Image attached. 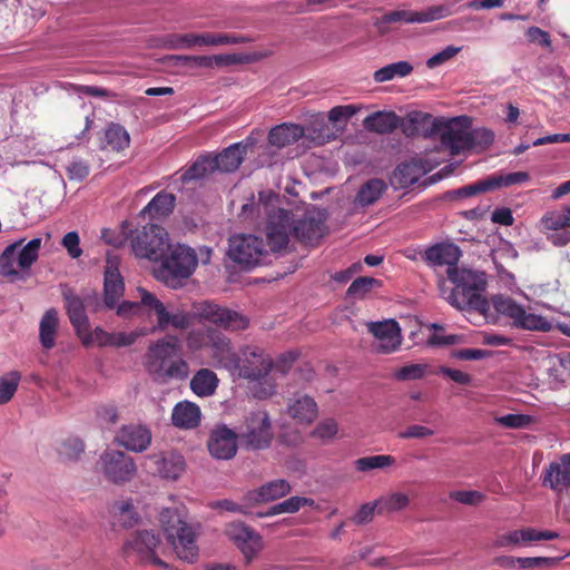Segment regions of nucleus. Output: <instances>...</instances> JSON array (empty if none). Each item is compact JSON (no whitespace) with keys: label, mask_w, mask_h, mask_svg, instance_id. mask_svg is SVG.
Listing matches in <instances>:
<instances>
[{"label":"nucleus","mask_w":570,"mask_h":570,"mask_svg":"<svg viewBox=\"0 0 570 570\" xmlns=\"http://www.w3.org/2000/svg\"><path fill=\"white\" fill-rule=\"evenodd\" d=\"M279 199L273 191L259 193L258 212L267 217L265 232L271 250L278 252L287 247L289 237L314 245L325 234L326 214L313 205L288 212L277 206Z\"/></svg>","instance_id":"nucleus-1"},{"label":"nucleus","mask_w":570,"mask_h":570,"mask_svg":"<svg viewBox=\"0 0 570 570\" xmlns=\"http://www.w3.org/2000/svg\"><path fill=\"white\" fill-rule=\"evenodd\" d=\"M131 299L122 301L117 306V315L122 318H156V324L150 333L163 332L171 327L186 330L193 321V315L175 306H166L154 293L138 286L131 295Z\"/></svg>","instance_id":"nucleus-2"},{"label":"nucleus","mask_w":570,"mask_h":570,"mask_svg":"<svg viewBox=\"0 0 570 570\" xmlns=\"http://www.w3.org/2000/svg\"><path fill=\"white\" fill-rule=\"evenodd\" d=\"M448 278L454 285L446 289L443 276L438 279L441 296L453 307L460 311H475L485 315L490 308L489 302L483 295L487 286V276L483 272L465 267L450 268Z\"/></svg>","instance_id":"nucleus-3"},{"label":"nucleus","mask_w":570,"mask_h":570,"mask_svg":"<svg viewBox=\"0 0 570 570\" xmlns=\"http://www.w3.org/2000/svg\"><path fill=\"white\" fill-rule=\"evenodd\" d=\"M146 367L160 380L186 379L189 366L183 357L179 338L167 335L153 342L146 353Z\"/></svg>","instance_id":"nucleus-4"},{"label":"nucleus","mask_w":570,"mask_h":570,"mask_svg":"<svg viewBox=\"0 0 570 570\" xmlns=\"http://www.w3.org/2000/svg\"><path fill=\"white\" fill-rule=\"evenodd\" d=\"M210 254L212 250L208 247H200L199 253L196 254L189 246L169 244L167 254L159 261L161 265L155 271V276L168 285L176 278H187L194 273L199 261L203 264L209 262Z\"/></svg>","instance_id":"nucleus-5"},{"label":"nucleus","mask_w":570,"mask_h":570,"mask_svg":"<svg viewBox=\"0 0 570 570\" xmlns=\"http://www.w3.org/2000/svg\"><path fill=\"white\" fill-rule=\"evenodd\" d=\"M273 366L272 360L264 350L256 346H247L242 350L239 366L232 374L255 382L252 391L255 397L266 399L274 394L275 384L267 379Z\"/></svg>","instance_id":"nucleus-6"},{"label":"nucleus","mask_w":570,"mask_h":570,"mask_svg":"<svg viewBox=\"0 0 570 570\" xmlns=\"http://www.w3.org/2000/svg\"><path fill=\"white\" fill-rule=\"evenodd\" d=\"M159 522L167 541L174 548L179 559L193 562L198 552L196 534L193 528L185 521L178 509H164L160 512Z\"/></svg>","instance_id":"nucleus-7"},{"label":"nucleus","mask_w":570,"mask_h":570,"mask_svg":"<svg viewBox=\"0 0 570 570\" xmlns=\"http://www.w3.org/2000/svg\"><path fill=\"white\" fill-rule=\"evenodd\" d=\"M249 38L233 33L202 32V33H169L159 37L153 46L168 49L183 50L195 47H218L248 42Z\"/></svg>","instance_id":"nucleus-8"},{"label":"nucleus","mask_w":570,"mask_h":570,"mask_svg":"<svg viewBox=\"0 0 570 570\" xmlns=\"http://www.w3.org/2000/svg\"><path fill=\"white\" fill-rule=\"evenodd\" d=\"M130 245L137 257L159 262L169 249L168 233L159 225L147 224L130 233Z\"/></svg>","instance_id":"nucleus-9"},{"label":"nucleus","mask_w":570,"mask_h":570,"mask_svg":"<svg viewBox=\"0 0 570 570\" xmlns=\"http://www.w3.org/2000/svg\"><path fill=\"white\" fill-rule=\"evenodd\" d=\"M98 472L106 481L122 485L137 474V464L132 456L117 449L105 450L97 461Z\"/></svg>","instance_id":"nucleus-10"},{"label":"nucleus","mask_w":570,"mask_h":570,"mask_svg":"<svg viewBox=\"0 0 570 570\" xmlns=\"http://www.w3.org/2000/svg\"><path fill=\"white\" fill-rule=\"evenodd\" d=\"M19 239L8 245L0 256V271L4 276H19L28 271L37 261L41 246V238H33L23 245Z\"/></svg>","instance_id":"nucleus-11"},{"label":"nucleus","mask_w":570,"mask_h":570,"mask_svg":"<svg viewBox=\"0 0 570 570\" xmlns=\"http://www.w3.org/2000/svg\"><path fill=\"white\" fill-rule=\"evenodd\" d=\"M228 257L244 268L265 264L269 253L264 240L254 235H234L229 238Z\"/></svg>","instance_id":"nucleus-12"},{"label":"nucleus","mask_w":570,"mask_h":570,"mask_svg":"<svg viewBox=\"0 0 570 570\" xmlns=\"http://www.w3.org/2000/svg\"><path fill=\"white\" fill-rule=\"evenodd\" d=\"M493 306L499 314L509 317L513 326L518 328L548 332L552 327L547 318L527 309L510 297L495 296L493 298Z\"/></svg>","instance_id":"nucleus-13"},{"label":"nucleus","mask_w":570,"mask_h":570,"mask_svg":"<svg viewBox=\"0 0 570 570\" xmlns=\"http://www.w3.org/2000/svg\"><path fill=\"white\" fill-rule=\"evenodd\" d=\"M194 316L200 322H208L227 331H239L248 326L245 315L210 302L198 304Z\"/></svg>","instance_id":"nucleus-14"},{"label":"nucleus","mask_w":570,"mask_h":570,"mask_svg":"<svg viewBox=\"0 0 570 570\" xmlns=\"http://www.w3.org/2000/svg\"><path fill=\"white\" fill-rule=\"evenodd\" d=\"M367 332L372 335L371 348L377 354H392L402 344V331L393 318L366 323Z\"/></svg>","instance_id":"nucleus-15"},{"label":"nucleus","mask_w":570,"mask_h":570,"mask_svg":"<svg viewBox=\"0 0 570 570\" xmlns=\"http://www.w3.org/2000/svg\"><path fill=\"white\" fill-rule=\"evenodd\" d=\"M239 436L250 449L259 450L269 446L273 432L268 413L263 410L249 413Z\"/></svg>","instance_id":"nucleus-16"},{"label":"nucleus","mask_w":570,"mask_h":570,"mask_svg":"<svg viewBox=\"0 0 570 570\" xmlns=\"http://www.w3.org/2000/svg\"><path fill=\"white\" fill-rule=\"evenodd\" d=\"M450 10L443 6L432 7L424 11L395 10L383 14L374 21L380 33L389 31L390 23H423L445 18Z\"/></svg>","instance_id":"nucleus-17"},{"label":"nucleus","mask_w":570,"mask_h":570,"mask_svg":"<svg viewBox=\"0 0 570 570\" xmlns=\"http://www.w3.org/2000/svg\"><path fill=\"white\" fill-rule=\"evenodd\" d=\"M145 466L165 480H178L185 472L186 462L177 451H161L144 458Z\"/></svg>","instance_id":"nucleus-18"},{"label":"nucleus","mask_w":570,"mask_h":570,"mask_svg":"<svg viewBox=\"0 0 570 570\" xmlns=\"http://www.w3.org/2000/svg\"><path fill=\"white\" fill-rule=\"evenodd\" d=\"M160 539L151 530H141L135 532L127 540L125 549L127 553H135L142 562L153 563L161 568H168V564L156 556V549Z\"/></svg>","instance_id":"nucleus-19"},{"label":"nucleus","mask_w":570,"mask_h":570,"mask_svg":"<svg viewBox=\"0 0 570 570\" xmlns=\"http://www.w3.org/2000/svg\"><path fill=\"white\" fill-rule=\"evenodd\" d=\"M439 164V160L430 155L415 157L396 167L392 181L396 187L407 188L417 183L421 177L433 170Z\"/></svg>","instance_id":"nucleus-20"},{"label":"nucleus","mask_w":570,"mask_h":570,"mask_svg":"<svg viewBox=\"0 0 570 570\" xmlns=\"http://www.w3.org/2000/svg\"><path fill=\"white\" fill-rule=\"evenodd\" d=\"M470 125L471 121L465 116L452 118L445 122L441 141L452 155L471 148Z\"/></svg>","instance_id":"nucleus-21"},{"label":"nucleus","mask_w":570,"mask_h":570,"mask_svg":"<svg viewBox=\"0 0 570 570\" xmlns=\"http://www.w3.org/2000/svg\"><path fill=\"white\" fill-rule=\"evenodd\" d=\"M225 533L240 550L246 563L252 562L263 548L262 537L244 523H229Z\"/></svg>","instance_id":"nucleus-22"},{"label":"nucleus","mask_w":570,"mask_h":570,"mask_svg":"<svg viewBox=\"0 0 570 570\" xmlns=\"http://www.w3.org/2000/svg\"><path fill=\"white\" fill-rule=\"evenodd\" d=\"M238 434L226 424H217L213 428L207 442L212 456L218 460H229L237 453Z\"/></svg>","instance_id":"nucleus-23"},{"label":"nucleus","mask_w":570,"mask_h":570,"mask_svg":"<svg viewBox=\"0 0 570 570\" xmlns=\"http://www.w3.org/2000/svg\"><path fill=\"white\" fill-rule=\"evenodd\" d=\"M125 292V284L122 276L119 272V258L117 255L108 253L105 268V304L109 308H114L120 304L118 303Z\"/></svg>","instance_id":"nucleus-24"},{"label":"nucleus","mask_w":570,"mask_h":570,"mask_svg":"<svg viewBox=\"0 0 570 570\" xmlns=\"http://www.w3.org/2000/svg\"><path fill=\"white\" fill-rule=\"evenodd\" d=\"M151 439L148 426L134 423L121 426L115 436L117 444L135 453L146 451L151 444Z\"/></svg>","instance_id":"nucleus-25"},{"label":"nucleus","mask_w":570,"mask_h":570,"mask_svg":"<svg viewBox=\"0 0 570 570\" xmlns=\"http://www.w3.org/2000/svg\"><path fill=\"white\" fill-rule=\"evenodd\" d=\"M255 144L256 139L250 135L243 141L228 146L220 154L212 156L215 169L223 173L237 170L247 154V149Z\"/></svg>","instance_id":"nucleus-26"},{"label":"nucleus","mask_w":570,"mask_h":570,"mask_svg":"<svg viewBox=\"0 0 570 570\" xmlns=\"http://www.w3.org/2000/svg\"><path fill=\"white\" fill-rule=\"evenodd\" d=\"M213 335L209 351L214 365L233 373V370L239 366V355L234 351L232 342L226 335L218 331Z\"/></svg>","instance_id":"nucleus-27"},{"label":"nucleus","mask_w":570,"mask_h":570,"mask_svg":"<svg viewBox=\"0 0 570 570\" xmlns=\"http://www.w3.org/2000/svg\"><path fill=\"white\" fill-rule=\"evenodd\" d=\"M460 257V248L452 243H439L422 253V258L429 266L433 268L446 266V272L458 267Z\"/></svg>","instance_id":"nucleus-28"},{"label":"nucleus","mask_w":570,"mask_h":570,"mask_svg":"<svg viewBox=\"0 0 570 570\" xmlns=\"http://www.w3.org/2000/svg\"><path fill=\"white\" fill-rule=\"evenodd\" d=\"M171 423L180 430H193L199 426L202 421L200 407L190 401L178 402L171 411Z\"/></svg>","instance_id":"nucleus-29"},{"label":"nucleus","mask_w":570,"mask_h":570,"mask_svg":"<svg viewBox=\"0 0 570 570\" xmlns=\"http://www.w3.org/2000/svg\"><path fill=\"white\" fill-rule=\"evenodd\" d=\"M108 513L112 522L122 528H132L140 521V515L130 498L112 502L108 508Z\"/></svg>","instance_id":"nucleus-30"},{"label":"nucleus","mask_w":570,"mask_h":570,"mask_svg":"<svg viewBox=\"0 0 570 570\" xmlns=\"http://www.w3.org/2000/svg\"><path fill=\"white\" fill-rule=\"evenodd\" d=\"M337 132L334 131L323 117H316L307 127H304L303 145L307 148L321 146L335 140Z\"/></svg>","instance_id":"nucleus-31"},{"label":"nucleus","mask_w":570,"mask_h":570,"mask_svg":"<svg viewBox=\"0 0 570 570\" xmlns=\"http://www.w3.org/2000/svg\"><path fill=\"white\" fill-rule=\"evenodd\" d=\"M304 127L297 124L284 122L273 127L268 132V142L277 148H284L298 140L303 141Z\"/></svg>","instance_id":"nucleus-32"},{"label":"nucleus","mask_w":570,"mask_h":570,"mask_svg":"<svg viewBox=\"0 0 570 570\" xmlns=\"http://www.w3.org/2000/svg\"><path fill=\"white\" fill-rule=\"evenodd\" d=\"M60 328V318L56 308L47 309L39 323V341L45 350L56 346Z\"/></svg>","instance_id":"nucleus-33"},{"label":"nucleus","mask_w":570,"mask_h":570,"mask_svg":"<svg viewBox=\"0 0 570 570\" xmlns=\"http://www.w3.org/2000/svg\"><path fill=\"white\" fill-rule=\"evenodd\" d=\"M287 412L299 423H311L317 415V404L306 394H296L288 400Z\"/></svg>","instance_id":"nucleus-34"},{"label":"nucleus","mask_w":570,"mask_h":570,"mask_svg":"<svg viewBox=\"0 0 570 570\" xmlns=\"http://www.w3.org/2000/svg\"><path fill=\"white\" fill-rule=\"evenodd\" d=\"M289 491V483L284 479H277L263 484L258 490L248 492L246 498L252 503L268 502L285 497Z\"/></svg>","instance_id":"nucleus-35"},{"label":"nucleus","mask_w":570,"mask_h":570,"mask_svg":"<svg viewBox=\"0 0 570 570\" xmlns=\"http://www.w3.org/2000/svg\"><path fill=\"white\" fill-rule=\"evenodd\" d=\"M62 296L70 323L76 328L77 334L81 335V331H87L88 328V317L85 312L83 302L71 289H65Z\"/></svg>","instance_id":"nucleus-36"},{"label":"nucleus","mask_w":570,"mask_h":570,"mask_svg":"<svg viewBox=\"0 0 570 570\" xmlns=\"http://www.w3.org/2000/svg\"><path fill=\"white\" fill-rule=\"evenodd\" d=\"M542 484L556 492H563L570 488V470L559 460L551 462L546 469Z\"/></svg>","instance_id":"nucleus-37"},{"label":"nucleus","mask_w":570,"mask_h":570,"mask_svg":"<svg viewBox=\"0 0 570 570\" xmlns=\"http://www.w3.org/2000/svg\"><path fill=\"white\" fill-rule=\"evenodd\" d=\"M175 204L176 197L173 194L160 191L144 207L140 215L150 219H161L171 214Z\"/></svg>","instance_id":"nucleus-38"},{"label":"nucleus","mask_w":570,"mask_h":570,"mask_svg":"<svg viewBox=\"0 0 570 570\" xmlns=\"http://www.w3.org/2000/svg\"><path fill=\"white\" fill-rule=\"evenodd\" d=\"M363 125L368 131L389 134L400 126V118L393 111H376L368 115Z\"/></svg>","instance_id":"nucleus-39"},{"label":"nucleus","mask_w":570,"mask_h":570,"mask_svg":"<svg viewBox=\"0 0 570 570\" xmlns=\"http://www.w3.org/2000/svg\"><path fill=\"white\" fill-rule=\"evenodd\" d=\"M218 382L215 372L209 368H200L190 380V390L199 397H207L215 393Z\"/></svg>","instance_id":"nucleus-40"},{"label":"nucleus","mask_w":570,"mask_h":570,"mask_svg":"<svg viewBox=\"0 0 570 570\" xmlns=\"http://www.w3.org/2000/svg\"><path fill=\"white\" fill-rule=\"evenodd\" d=\"M130 137L128 131L118 124H110L104 134L101 148L112 151L124 150L129 146Z\"/></svg>","instance_id":"nucleus-41"},{"label":"nucleus","mask_w":570,"mask_h":570,"mask_svg":"<svg viewBox=\"0 0 570 570\" xmlns=\"http://www.w3.org/2000/svg\"><path fill=\"white\" fill-rule=\"evenodd\" d=\"M413 69L414 67L411 62L401 60L375 70L373 79L377 83L387 82L410 76L413 72Z\"/></svg>","instance_id":"nucleus-42"},{"label":"nucleus","mask_w":570,"mask_h":570,"mask_svg":"<svg viewBox=\"0 0 570 570\" xmlns=\"http://www.w3.org/2000/svg\"><path fill=\"white\" fill-rule=\"evenodd\" d=\"M386 190V184L379 178H372L364 183L355 197V204L362 207L374 204Z\"/></svg>","instance_id":"nucleus-43"},{"label":"nucleus","mask_w":570,"mask_h":570,"mask_svg":"<svg viewBox=\"0 0 570 570\" xmlns=\"http://www.w3.org/2000/svg\"><path fill=\"white\" fill-rule=\"evenodd\" d=\"M215 170L216 169L215 166L213 165L212 156L205 155L197 158L187 169H185L180 174L179 180H181L183 183L198 180L207 177Z\"/></svg>","instance_id":"nucleus-44"},{"label":"nucleus","mask_w":570,"mask_h":570,"mask_svg":"<svg viewBox=\"0 0 570 570\" xmlns=\"http://www.w3.org/2000/svg\"><path fill=\"white\" fill-rule=\"evenodd\" d=\"M21 377V373L16 370L0 375V406L8 404L14 397Z\"/></svg>","instance_id":"nucleus-45"},{"label":"nucleus","mask_w":570,"mask_h":570,"mask_svg":"<svg viewBox=\"0 0 570 570\" xmlns=\"http://www.w3.org/2000/svg\"><path fill=\"white\" fill-rule=\"evenodd\" d=\"M396 462L395 458L390 454H376L363 456L354 461V466L360 472H370L373 470H384Z\"/></svg>","instance_id":"nucleus-46"},{"label":"nucleus","mask_w":570,"mask_h":570,"mask_svg":"<svg viewBox=\"0 0 570 570\" xmlns=\"http://www.w3.org/2000/svg\"><path fill=\"white\" fill-rule=\"evenodd\" d=\"M488 179L491 190H495L503 187L524 184L530 179V176L527 171L495 173L488 176Z\"/></svg>","instance_id":"nucleus-47"},{"label":"nucleus","mask_w":570,"mask_h":570,"mask_svg":"<svg viewBox=\"0 0 570 570\" xmlns=\"http://www.w3.org/2000/svg\"><path fill=\"white\" fill-rule=\"evenodd\" d=\"M216 330L214 328H195L190 330L186 337V346L191 352H198L203 348H209L212 343L213 334H215Z\"/></svg>","instance_id":"nucleus-48"},{"label":"nucleus","mask_w":570,"mask_h":570,"mask_svg":"<svg viewBox=\"0 0 570 570\" xmlns=\"http://www.w3.org/2000/svg\"><path fill=\"white\" fill-rule=\"evenodd\" d=\"M410 503L409 495L403 492H393L376 501L380 512H395L405 509Z\"/></svg>","instance_id":"nucleus-49"},{"label":"nucleus","mask_w":570,"mask_h":570,"mask_svg":"<svg viewBox=\"0 0 570 570\" xmlns=\"http://www.w3.org/2000/svg\"><path fill=\"white\" fill-rule=\"evenodd\" d=\"M432 117L423 112L410 114L402 122H400L402 132L406 137H415L422 132V126L428 124Z\"/></svg>","instance_id":"nucleus-50"},{"label":"nucleus","mask_w":570,"mask_h":570,"mask_svg":"<svg viewBox=\"0 0 570 570\" xmlns=\"http://www.w3.org/2000/svg\"><path fill=\"white\" fill-rule=\"evenodd\" d=\"M313 500L304 497H291L283 502L275 504L269 509L267 515H275L281 513H294L298 511L304 505H312Z\"/></svg>","instance_id":"nucleus-51"},{"label":"nucleus","mask_w":570,"mask_h":570,"mask_svg":"<svg viewBox=\"0 0 570 570\" xmlns=\"http://www.w3.org/2000/svg\"><path fill=\"white\" fill-rule=\"evenodd\" d=\"M85 346L98 345V346H111L112 347V332H106L101 327H96L92 332L81 331L79 335Z\"/></svg>","instance_id":"nucleus-52"},{"label":"nucleus","mask_w":570,"mask_h":570,"mask_svg":"<svg viewBox=\"0 0 570 570\" xmlns=\"http://www.w3.org/2000/svg\"><path fill=\"white\" fill-rule=\"evenodd\" d=\"M151 334L148 327H137L130 332H112V347H126L132 345L138 338Z\"/></svg>","instance_id":"nucleus-53"},{"label":"nucleus","mask_w":570,"mask_h":570,"mask_svg":"<svg viewBox=\"0 0 570 570\" xmlns=\"http://www.w3.org/2000/svg\"><path fill=\"white\" fill-rule=\"evenodd\" d=\"M338 432V424L334 419L322 420L312 431V436L322 441L330 442L335 439Z\"/></svg>","instance_id":"nucleus-54"},{"label":"nucleus","mask_w":570,"mask_h":570,"mask_svg":"<svg viewBox=\"0 0 570 570\" xmlns=\"http://www.w3.org/2000/svg\"><path fill=\"white\" fill-rule=\"evenodd\" d=\"M428 371L426 364H407L395 371L394 376L399 381H414L422 379Z\"/></svg>","instance_id":"nucleus-55"},{"label":"nucleus","mask_w":570,"mask_h":570,"mask_svg":"<svg viewBox=\"0 0 570 570\" xmlns=\"http://www.w3.org/2000/svg\"><path fill=\"white\" fill-rule=\"evenodd\" d=\"M361 107L356 105H344L333 107L328 111V120L333 124L346 122L360 111Z\"/></svg>","instance_id":"nucleus-56"},{"label":"nucleus","mask_w":570,"mask_h":570,"mask_svg":"<svg viewBox=\"0 0 570 570\" xmlns=\"http://www.w3.org/2000/svg\"><path fill=\"white\" fill-rule=\"evenodd\" d=\"M83 450L85 444L80 439L69 438L61 444L59 453L66 460H77Z\"/></svg>","instance_id":"nucleus-57"},{"label":"nucleus","mask_w":570,"mask_h":570,"mask_svg":"<svg viewBox=\"0 0 570 570\" xmlns=\"http://www.w3.org/2000/svg\"><path fill=\"white\" fill-rule=\"evenodd\" d=\"M566 209L554 210L542 218V226L546 230H559L567 227Z\"/></svg>","instance_id":"nucleus-58"},{"label":"nucleus","mask_w":570,"mask_h":570,"mask_svg":"<svg viewBox=\"0 0 570 570\" xmlns=\"http://www.w3.org/2000/svg\"><path fill=\"white\" fill-rule=\"evenodd\" d=\"M377 284L379 281L373 277H358L350 285L347 293L354 297H363Z\"/></svg>","instance_id":"nucleus-59"},{"label":"nucleus","mask_w":570,"mask_h":570,"mask_svg":"<svg viewBox=\"0 0 570 570\" xmlns=\"http://www.w3.org/2000/svg\"><path fill=\"white\" fill-rule=\"evenodd\" d=\"M66 171L70 180H82L89 175V165L80 158H73L66 166Z\"/></svg>","instance_id":"nucleus-60"},{"label":"nucleus","mask_w":570,"mask_h":570,"mask_svg":"<svg viewBox=\"0 0 570 570\" xmlns=\"http://www.w3.org/2000/svg\"><path fill=\"white\" fill-rule=\"evenodd\" d=\"M470 140H471V148L473 147H481L487 148L489 147L493 140H494V134L492 130L487 128H470Z\"/></svg>","instance_id":"nucleus-61"},{"label":"nucleus","mask_w":570,"mask_h":570,"mask_svg":"<svg viewBox=\"0 0 570 570\" xmlns=\"http://www.w3.org/2000/svg\"><path fill=\"white\" fill-rule=\"evenodd\" d=\"M460 50H461L460 47L448 46L440 52L430 57L426 60V67L430 69H434V68L445 63L446 61L451 60L452 58H454L460 52Z\"/></svg>","instance_id":"nucleus-62"},{"label":"nucleus","mask_w":570,"mask_h":570,"mask_svg":"<svg viewBox=\"0 0 570 570\" xmlns=\"http://www.w3.org/2000/svg\"><path fill=\"white\" fill-rule=\"evenodd\" d=\"M174 59L183 67L210 69V56H175Z\"/></svg>","instance_id":"nucleus-63"},{"label":"nucleus","mask_w":570,"mask_h":570,"mask_svg":"<svg viewBox=\"0 0 570 570\" xmlns=\"http://www.w3.org/2000/svg\"><path fill=\"white\" fill-rule=\"evenodd\" d=\"M494 421L499 425L509 429H521L530 423L529 416L522 414H507L502 416H497Z\"/></svg>","instance_id":"nucleus-64"}]
</instances>
